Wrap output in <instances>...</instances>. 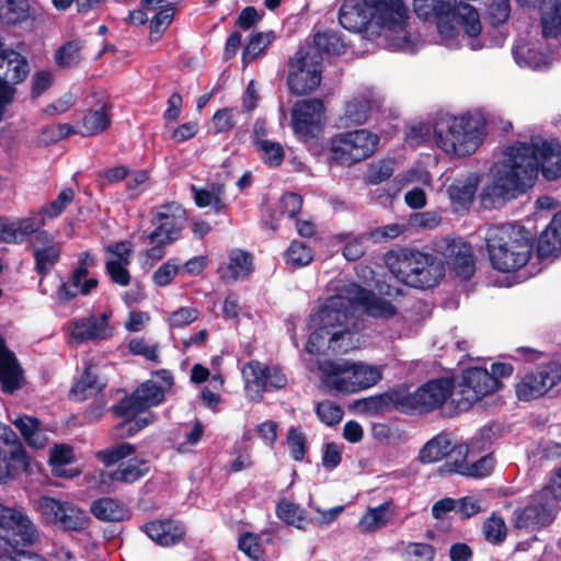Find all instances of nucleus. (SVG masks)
<instances>
[{
    "instance_id": "obj_16",
    "label": "nucleus",
    "mask_w": 561,
    "mask_h": 561,
    "mask_svg": "<svg viewBox=\"0 0 561 561\" xmlns=\"http://www.w3.org/2000/svg\"><path fill=\"white\" fill-rule=\"evenodd\" d=\"M30 68L25 56L14 48L5 49L0 59V122L7 107L15 96V84L23 82L28 76Z\"/></svg>"
},
{
    "instance_id": "obj_58",
    "label": "nucleus",
    "mask_w": 561,
    "mask_h": 561,
    "mask_svg": "<svg viewBox=\"0 0 561 561\" xmlns=\"http://www.w3.org/2000/svg\"><path fill=\"white\" fill-rule=\"evenodd\" d=\"M484 538L491 543L502 542L507 533L505 520L496 514H492L483 524Z\"/></svg>"
},
{
    "instance_id": "obj_50",
    "label": "nucleus",
    "mask_w": 561,
    "mask_h": 561,
    "mask_svg": "<svg viewBox=\"0 0 561 561\" xmlns=\"http://www.w3.org/2000/svg\"><path fill=\"white\" fill-rule=\"evenodd\" d=\"M89 524L88 514L76 505L68 503L59 519L58 526L65 530H81Z\"/></svg>"
},
{
    "instance_id": "obj_10",
    "label": "nucleus",
    "mask_w": 561,
    "mask_h": 561,
    "mask_svg": "<svg viewBox=\"0 0 561 561\" xmlns=\"http://www.w3.org/2000/svg\"><path fill=\"white\" fill-rule=\"evenodd\" d=\"M134 454L135 447L128 443H123L98 451L96 457L104 466L111 467L118 463V467L111 473H106L103 470L92 472L85 477L87 483L91 488H98L104 491V485L108 484L111 481L133 483L145 477L149 472V467L146 460L134 457L124 461Z\"/></svg>"
},
{
    "instance_id": "obj_7",
    "label": "nucleus",
    "mask_w": 561,
    "mask_h": 561,
    "mask_svg": "<svg viewBox=\"0 0 561 561\" xmlns=\"http://www.w3.org/2000/svg\"><path fill=\"white\" fill-rule=\"evenodd\" d=\"M386 263L396 279L415 288L434 287L445 274L442 259L417 250L391 251Z\"/></svg>"
},
{
    "instance_id": "obj_13",
    "label": "nucleus",
    "mask_w": 561,
    "mask_h": 561,
    "mask_svg": "<svg viewBox=\"0 0 561 561\" xmlns=\"http://www.w3.org/2000/svg\"><path fill=\"white\" fill-rule=\"evenodd\" d=\"M380 136L366 128L336 134L330 141L331 158L343 167H351L370 158L377 150Z\"/></svg>"
},
{
    "instance_id": "obj_47",
    "label": "nucleus",
    "mask_w": 561,
    "mask_h": 561,
    "mask_svg": "<svg viewBox=\"0 0 561 561\" xmlns=\"http://www.w3.org/2000/svg\"><path fill=\"white\" fill-rule=\"evenodd\" d=\"M463 455L465 459L460 462L458 458H455V470L458 473L473 478H483L489 476L493 470L494 460L491 456H484L479 460H473L469 457L468 451Z\"/></svg>"
},
{
    "instance_id": "obj_46",
    "label": "nucleus",
    "mask_w": 561,
    "mask_h": 561,
    "mask_svg": "<svg viewBox=\"0 0 561 561\" xmlns=\"http://www.w3.org/2000/svg\"><path fill=\"white\" fill-rule=\"evenodd\" d=\"M104 385L103 379L98 375L96 368L89 365L85 367L81 378L72 388V396L77 400H84L98 393Z\"/></svg>"
},
{
    "instance_id": "obj_3",
    "label": "nucleus",
    "mask_w": 561,
    "mask_h": 561,
    "mask_svg": "<svg viewBox=\"0 0 561 561\" xmlns=\"http://www.w3.org/2000/svg\"><path fill=\"white\" fill-rule=\"evenodd\" d=\"M409 10L404 0H345L340 9L342 27L366 36L385 34L396 49H412L413 41L405 26Z\"/></svg>"
},
{
    "instance_id": "obj_57",
    "label": "nucleus",
    "mask_w": 561,
    "mask_h": 561,
    "mask_svg": "<svg viewBox=\"0 0 561 561\" xmlns=\"http://www.w3.org/2000/svg\"><path fill=\"white\" fill-rule=\"evenodd\" d=\"M273 38L274 35L272 32H261L253 34L243 50V62H251L259 54L265 49V47L273 41Z\"/></svg>"
},
{
    "instance_id": "obj_52",
    "label": "nucleus",
    "mask_w": 561,
    "mask_h": 561,
    "mask_svg": "<svg viewBox=\"0 0 561 561\" xmlns=\"http://www.w3.org/2000/svg\"><path fill=\"white\" fill-rule=\"evenodd\" d=\"M394 171V161L391 159L379 160L369 164L364 174L366 183L376 185L388 180Z\"/></svg>"
},
{
    "instance_id": "obj_29",
    "label": "nucleus",
    "mask_w": 561,
    "mask_h": 561,
    "mask_svg": "<svg viewBox=\"0 0 561 561\" xmlns=\"http://www.w3.org/2000/svg\"><path fill=\"white\" fill-rule=\"evenodd\" d=\"M37 232V221L27 217H0V242L21 243Z\"/></svg>"
},
{
    "instance_id": "obj_36",
    "label": "nucleus",
    "mask_w": 561,
    "mask_h": 561,
    "mask_svg": "<svg viewBox=\"0 0 561 561\" xmlns=\"http://www.w3.org/2000/svg\"><path fill=\"white\" fill-rule=\"evenodd\" d=\"M540 22L543 37L557 38L561 35V0H542Z\"/></svg>"
},
{
    "instance_id": "obj_53",
    "label": "nucleus",
    "mask_w": 561,
    "mask_h": 561,
    "mask_svg": "<svg viewBox=\"0 0 561 561\" xmlns=\"http://www.w3.org/2000/svg\"><path fill=\"white\" fill-rule=\"evenodd\" d=\"M313 260L312 250L305 243L294 241L285 252V261L294 267H302Z\"/></svg>"
},
{
    "instance_id": "obj_43",
    "label": "nucleus",
    "mask_w": 561,
    "mask_h": 561,
    "mask_svg": "<svg viewBox=\"0 0 561 561\" xmlns=\"http://www.w3.org/2000/svg\"><path fill=\"white\" fill-rule=\"evenodd\" d=\"M195 204L201 207H211L215 213L226 208L225 186L222 184H213L205 188H192Z\"/></svg>"
},
{
    "instance_id": "obj_38",
    "label": "nucleus",
    "mask_w": 561,
    "mask_h": 561,
    "mask_svg": "<svg viewBox=\"0 0 561 561\" xmlns=\"http://www.w3.org/2000/svg\"><path fill=\"white\" fill-rule=\"evenodd\" d=\"M14 426L19 430L24 440L32 448H43L47 442L48 436L41 427L37 419L22 415L12 421Z\"/></svg>"
},
{
    "instance_id": "obj_11",
    "label": "nucleus",
    "mask_w": 561,
    "mask_h": 561,
    "mask_svg": "<svg viewBox=\"0 0 561 561\" xmlns=\"http://www.w3.org/2000/svg\"><path fill=\"white\" fill-rule=\"evenodd\" d=\"M172 386L173 377L170 371H157L150 380L139 386L130 398L123 400L115 407V413L127 419L124 425L128 426L127 432L129 435L147 426L151 422V415L138 419L135 422H131L129 417L161 403L165 392L169 391Z\"/></svg>"
},
{
    "instance_id": "obj_21",
    "label": "nucleus",
    "mask_w": 561,
    "mask_h": 561,
    "mask_svg": "<svg viewBox=\"0 0 561 561\" xmlns=\"http://www.w3.org/2000/svg\"><path fill=\"white\" fill-rule=\"evenodd\" d=\"M156 229L149 233V243L168 244L179 237L184 224V209L178 204H167L156 210Z\"/></svg>"
},
{
    "instance_id": "obj_8",
    "label": "nucleus",
    "mask_w": 561,
    "mask_h": 561,
    "mask_svg": "<svg viewBox=\"0 0 561 561\" xmlns=\"http://www.w3.org/2000/svg\"><path fill=\"white\" fill-rule=\"evenodd\" d=\"M517 352L526 360L536 363L534 368L517 377L514 385L517 400L540 399L561 385V355H546L530 347H519Z\"/></svg>"
},
{
    "instance_id": "obj_42",
    "label": "nucleus",
    "mask_w": 561,
    "mask_h": 561,
    "mask_svg": "<svg viewBox=\"0 0 561 561\" xmlns=\"http://www.w3.org/2000/svg\"><path fill=\"white\" fill-rule=\"evenodd\" d=\"M164 0H144L142 5L146 10L160 9L150 22L151 41L160 38L161 34L167 30L173 19V8L163 5Z\"/></svg>"
},
{
    "instance_id": "obj_34",
    "label": "nucleus",
    "mask_w": 561,
    "mask_h": 561,
    "mask_svg": "<svg viewBox=\"0 0 561 561\" xmlns=\"http://www.w3.org/2000/svg\"><path fill=\"white\" fill-rule=\"evenodd\" d=\"M561 251V211L556 214L538 240L540 257L556 256Z\"/></svg>"
},
{
    "instance_id": "obj_15",
    "label": "nucleus",
    "mask_w": 561,
    "mask_h": 561,
    "mask_svg": "<svg viewBox=\"0 0 561 561\" xmlns=\"http://www.w3.org/2000/svg\"><path fill=\"white\" fill-rule=\"evenodd\" d=\"M322 55L318 49L300 48L290 59L288 87L297 95L308 94L321 83Z\"/></svg>"
},
{
    "instance_id": "obj_12",
    "label": "nucleus",
    "mask_w": 561,
    "mask_h": 561,
    "mask_svg": "<svg viewBox=\"0 0 561 561\" xmlns=\"http://www.w3.org/2000/svg\"><path fill=\"white\" fill-rule=\"evenodd\" d=\"M454 385L449 379H434L410 392L404 386L389 391L385 400L402 412L427 413L440 408L447 399L453 403Z\"/></svg>"
},
{
    "instance_id": "obj_2",
    "label": "nucleus",
    "mask_w": 561,
    "mask_h": 561,
    "mask_svg": "<svg viewBox=\"0 0 561 561\" xmlns=\"http://www.w3.org/2000/svg\"><path fill=\"white\" fill-rule=\"evenodd\" d=\"M539 171L549 181L561 176V141L533 136L505 146L488 172L481 205L497 208L516 198L533 186Z\"/></svg>"
},
{
    "instance_id": "obj_54",
    "label": "nucleus",
    "mask_w": 561,
    "mask_h": 561,
    "mask_svg": "<svg viewBox=\"0 0 561 561\" xmlns=\"http://www.w3.org/2000/svg\"><path fill=\"white\" fill-rule=\"evenodd\" d=\"M286 443L289 455L295 461H302L308 450L307 436L299 427H290L287 433Z\"/></svg>"
},
{
    "instance_id": "obj_26",
    "label": "nucleus",
    "mask_w": 561,
    "mask_h": 561,
    "mask_svg": "<svg viewBox=\"0 0 561 561\" xmlns=\"http://www.w3.org/2000/svg\"><path fill=\"white\" fill-rule=\"evenodd\" d=\"M61 243L46 230H38L35 237L34 257L39 273L49 272L59 260Z\"/></svg>"
},
{
    "instance_id": "obj_60",
    "label": "nucleus",
    "mask_w": 561,
    "mask_h": 561,
    "mask_svg": "<svg viewBox=\"0 0 561 561\" xmlns=\"http://www.w3.org/2000/svg\"><path fill=\"white\" fill-rule=\"evenodd\" d=\"M334 240L339 242H346L343 249V255L348 261H355L364 254L365 244L362 237H352L350 234H337Z\"/></svg>"
},
{
    "instance_id": "obj_32",
    "label": "nucleus",
    "mask_w": 561,
    "mask_h": 561,
    "mask_svg": "<svg viewBox=\"0 0 561 561\" xmlns=\"http://www.w3.org/2000/svg\"><path fill=\"white\" fill-rule=\"evenodd\" d=\"M0 382L7 392H13L22 383V370L12 352L0 335Z\"/></svg>"
},
{
    "instance_id": "obj_30",
    "label": "nucleus",
    "mask_w": 561,
    "mask_h": 561,
    "mask_svg": "<svg viewBox=\"0 0 561 561\" xmlns=\"http://www.w3.org/2000/svg\"><path fill=\"white\" fill-rule=\"evenodd\" d=\"M468 447L466 445H453L451 440L445 435H438L425 444L420 451V459L422 462L431 463L449 457L455 461V458L466 454Z\"/></svg>"
},
{
    "instance_id": "obj_18",
    "label": "nucleus",
    "mask_w": 561,
    "mask_h": 561,
    "mask_svg": "<svg viewBox=\"0 0 561 561\" xmlns=\"http://www.w3.org/2000/svg\"><path fill=\"white\" fill-rule=\"evenodd\" d=\"M37 538V529L23 511L0 504V539L15 549L32 543Z\"/></svg>"
},
{
    "instance_id": "obj_9",
    "label": "nucleus",
    "mask_w": 561,
    "mask_h": 561,
    "mask_svg": "<svg viewBox=\"0 0 561 561\" xmlns=\"http://www.w3.org/2000/svg\"><path fill=\"white\" fill-rule=\"evenodd\" d=\"M484 130L482 122L473 116L443 114L433 125V138L445 153L466 157L481 145Z\"/></svg>"
},
{
    "instance_id": "obj_62",
    "label": "nucleus",
    "mask_w": 561,
    "mask_h": 561,
    "mask_svg": "<svg viewBox=\"0 0 561 561\" xmlns=\"http://www.w3.org/2000/svg\"><path fill=\"white\" fill-rule=\"evenodd\" d=\"M408 561H434L436 550L433 546L423 542H410L404 549Z\"/></svg>"
},
{
    "instance_id": "obj_4",
    "label": "nucleus",
    "mask_w": 561,
    "mask_h": 561,
    "mask_svg": "<svg viewBox=\"0 0 561 561\" xmlns=\"http://www.w3.org/2000/svg\"><path fill=\"white\" fill-rule=\"evenodd\" d=\"M415 13L425 20L435 19L440 43L448 48L483 47L482 23L476 8L455 0H413Z\"/></svg>"
},
{
    "instance_id": "obj_28",
    "label": "nucleus",
    "mask_w": 561,
    "mask_h": 561,
    "mask_svg": "<svg viewBox=\"0 0 561 561\" xmlns=\"http://www.w3.org/2000/svg\"><path fill=\"white\" fill-rule=\"evenodd\" d=\"M550 515L540 502L531 500L525 506L516 508L512 524L517 529L535 530L550 523Z\"/></svg>"
},
{
    "instance_id": "obj_59",
    "label": "nucleus",
    "mask_w": 561,
    "mask_h": 561,
    "mask_svg": "<svg viewBox=\"0 0 561 561\" xmlns=\"http://www.w3.org/2000/svg\"><path fill=\"white\" fill-rule=\"evenodd\" d=\"M316 413L320 422L328 426L340 423L343 417L342 408L331 400L319 402L316 407Z\"/></svg>"
},
{
    "instance_id": "obj_61",
    "label": "nucleus",
    "mask_w": 561,
    "mask_h": 561,
    "mask_svg": "<svg viewBox=\"0 0 561 561\" xmlns=\"http://www.w3.org/2000/svg\"><path fill=\"white\" fill-rule=\"evenodd\" d=\"M239 549L254 561H263V549L260 537L245 533L239 538Z\"/></svg>"
},
{
    "instance_id": "obj_45",
    "label": "nucleus",
    "mask_w": 561,
    "mask_h": 561,
    "mask_svg": "<svg viewBox=\"0 0 561 561\" xmlns=\"http://www.w3.org/2000/svg\"><path fill=\"white\" fill-rule=\"evenodd\" d=\"M111 124L110 110L102 105L96 110H91L82 117L78 133L82 136H92L105 130Z\"/></svg>"
},
{
    "instance_id": "obj_5",
    "label": "nucleus",
    "mask_w": 561,
    "mask_h": 561,
    "mask_svg": "<svg viewBox=\"0 0 561 561\" xmlns=\"http://www.w3.org/2000/svg\"><path fill=\"white\" fill-rule=\"evenodd\" d=\"M486 245L492 266L500 272H513L527 264L533 253V234L517 225L490 228Z\"/></svg>"
},
{
    "instance_id": "obj_31",
    "label": "nucleus",
    "mask_w": 561,
    "mask_h": 561,
    "mask_svg": "<svg viewBox=\"0 0 561 561\" xmlns=\"http://www.w3.org/2000/svg\"><path fill=\"white\" fill-rule=\"evenodd\" d=\"M252 271V255L240 249L231 250L227 261L219 268L221 278L227 283H234L239 278L247 277Z\"/></svg>"
},
{
    "instance_id": "obj_37",
    "label": "nucleus",
    "mask_w": 561,
    "mask_h": 561,
    "mask_svg": "<svg viewBox=\"0 0 561 561\" xmlns=\"http://www.w3.org/2000/svg\"><path fill=\"white\" fill-rule=\"evenodd\" d=\"M73 197L75 193L71 188H64L54 201L43 205L36 214L31 215L32 218L37 221V231L41 227L46 225L47 221L60 216L73 201Z\"/></svg>"
},
{
    "instance_id": "obj_33",
    "label": "nucleus",
    "mask_w": 561,
    "mask_h": 561,
    "mask_svg": "<svg viewBox=\"0 0 561 561\" xmlns=\"http://www.w3.org/2000/svg\"><path fill=\"white\" fill-rule=\"evenodd\" d=\"M264 364L257 360H250L241 369L244 382V393L248 400L259 402L264 393Z\"/></svg>"
},
{
    "instance_id": "obj_40",
    "label": "nucleus",
    "mask_w": 561,
    "mask_h": 561,
    "mask_svg": "<svg viewBox=\"0 0 561 561\" xmlns=\"http://www.w3.org/2000/svg\"><path fill=\"white\" fill-rule=\"evenodd\" d=\"M390 503L385 502L378 506L369 507L358 522V530L362 534L375 533L383 528L391 519Z\"/></svg>"
},
{
    "instance_id": "obj_6",
    "label": "nucleus",
    "mask_w": 561,
    "mask_h": 561,
    "mask_svg": "<svg viewBox=\"0 0 561 561\" xmlns=\"http://www.w3.org/2000/svg\"><path fill=\"white\" fill-rule=\"evenodd\" d=\"M320 383L329 392L351 394L380 381V367L350 359H325L319 363Z\"/></svg>"
},
{
    "instance_id": "obj_51",
    "label": "nucleus",
    "mask_w": 561,
    "mask_h": 561,
    "mask_svg": "<svg viewBox=\"0 0 561 561\" xmlns=\"http://www.w3.org/2000/svg\"><path fill=\"white\" fill-rule=\"evenodd\" d=\"M68 502H61L50 496H42L35 503V510L48 522L58 525Z\"/></svg>"
},
{
    "instance_id": "obj_24",
    "label": "nucleus",
    "mask_w": 561,
    "mask_h": 561,
    "mask_svg": "<svg viewBox=\"0 0 561 561\" xmlns=\"http://www.w3.org/2000/svg\"><path fill=\"white\" fill-rule=\"evenodd\" d=\"M380 105L379 95L373 90H366L345 104L343 115L340 118L341 126L347 127L351 125H363L365 124L371 111Z\"/></svg>"
},
{
    "instance_id": "obj_14",
    "label": "nucleus",
    "mask_w": 561,
    "mask_h": 561,
    "mask_svg": "<svg viewBox=\"0 0 561 561\" xmlns=\"http://www.w3.org/2000/svg\"><path fill=\"white\" fill-rule=\"evenodd\" d=\"M501 386L502 383L488 369L467 368L454 386L453 404L457 411H466L482 398L497 391Z\"/></svg>"
},
{
    "instance_id": "obj_63",
    "label": "nucleus",
    "mask_w": 561,
    "mask_h": 561,
    "mask_svg": "<svg viewBox=\"0 0 561 561\" xmlns=\"http://www.w3.org/2000/svg\"><path fill=\"white\" fill-rule=\"evenodd\" d=\"M264 392L283 389L287 385V378L282 369L276 365L264 364Z\"/></svg>"
},
{
    "instance_id": "obj_25",
    "label": "nucleus",
    "mask_w": 561,
    "mask_h": 561,
    "mask_svg": "<svg viewBox=\"0 0 561 561\" xmlns=\"http://www.w3.org/2000/svg\"><path fill=\"white\" fill-rule=\"evenodd\" d=\"M480 182L479 174L469 172L453 180L446 187V194L456 211L468 209Z\"/></svg>"
},
{
    "instance_id": "obj_20",
    "label": "nucleus",
    "mask_w": 561,
    "mask_h": 561,
    "mask_svg": "<svg viewBox=\"0 0 561 561\" xmlns=\"http://www.w3.org/2000/svg\"><path fill=\"white\" fill-rule=\"evenodd\" d=\"M324 105L320 100H302L293 106L291 126L301 141L314 138L323 126Z\"/></svg>"
},
{
    "instance_id": "obj_41",
    "label": "nucleus",
    "mask_w": 561,
    "mask_h": 561,
    "mask_svg": "<svg viewBox=\"0 0 561 561\" xmlns=\"http://www.w3.org/2000/svg\"><path fill=\"white\" fill-rule=\"evenodd\" d=\"M28 0H0V23L14 26L26 22L30 16Z\"/></svg>"
},
{
    "instance_id": "obj_48",
    "label": "nucleus",
    "mask_w": 561,
    "mask_h": 561,
    "mask_svg": "<svg viewBox=\"0 0 561 561\" xmlns=\"http://www.w3.org/2000/svg\"><path fill=\"white\" fill-rule=\"evenodd\" d=\"M85 42L81 38H73L61 45L55 53V62L60 68H72L82 60V49Z\"/></svg>"
},
{
    "instance_id": "obj_27",
    "label": "nucleus",
    "mask_w": 561,
    "mask_h": 561,
    "mask_svg": "<svg viewBox=\"0 0 561 561\" xmlns=\"http://www.w3.org/2000/svg\"><path fill=\"white\" fill-rule=\"evenodd\" d=\"M142 529L152 541L162 547L180 542L185 535L182 523L173 519L152 520L144 525Z\"/></svg>"
},
{
    "instance_id": "obj_1",
    "label": "nucleus",
    "mask_w": 561,
    "mask_h": 561,
    "mask_svg": "<svg viewBox=\"0 0 561 561\" xmlns=\"http://www.w3.org/2000/svg\"><path fill=\"white\" fill-rule=\"evenodd\" d=\"M358 311L376 318H390L396 307L375 291L352 282L336 287V294L325 300L309 320L310 336L306 350L310 354L332 352L344 354L359 346L362 329Z\"/></svg>"
},
{
    "instance_id": "obj_55",
    "label": "nucleus",
    "mask_w": 561,
    "mask_h": 561,
    "mask_svg": "<svg viewBox=\"0 0 561 561\" xmlns=\"http://www.w3.org/2000/svg\"><path fill=\"white\" fill-rule=\"evenodd\" d=\"M256 147L260 151L262 160L272 165L277 167L284 160V148L279 142L267 139L256 140Z\"/></svg>"
},
{
    "instance_id": "obj_49",
    "label": "nucleus",
    "mask_w": 561,
    "mask_h": 561,
    "mask_svg": "<svg viewBox=\"0 0 561 561\" xmlns=\"http://www.w3.org/2000/svg\"><path fill=\"white\" fill-rule=\"evenodd\" d=\"M277 516L288 525L304 529L307 525L306 512L298 504L288 500H282L276 507Z\"/></svg>"
},
{
    "instance_id": "obj_23",
    "label": "nucleus",
    "mask_w": 561,
    "mask_h": 561,
    "mask_svg": "<svg viewBox=\"0 0 561 561\" xmlns=\"http://www.w3.org/2000/svg\"><path fill=\"white\" fill-rule=\"evenodd\" d=\"M447 264L462 279L470 278L476 271L471 248L462 240H446L438 247Z\"/></svg>"
},
{
    "instance_id": "obj_56",
    "label": "nucleus",
    "mask_w": 561,
    "mask_h": 561,
    "mask_svg": "<svg viewBox=\"0 0 561 561\" xmlns=\"http://www.w3.org/2000/svg\"><path fill=\"white\" fill-rule=\"evenodd\" d=\"M343 48L344 44L335 32L318 33L313 38V46L305 47V49H318L320 54L321 50L339 54Z\"/></svg>"
},
{
    "instance_id": "obj_39",
    "label": "nucleus",
    "mask_w": 561,
    "mask_h": 561,
    "mask_svg": "<svg viewBox=\"0 0 561 561\" xmlns=\"http://www.w3.org/2000/svg\"><path fill=\"white\" fill-rule=\"evenodd\" d=\"M91 513L100 520L119 522L129 516L127 506L112 497H102L91 504Z\"/></svg>"
},
{
    "instance_id": "obj_44",
    "label": "nucleus",
    "mask_w": 561,
    "mask_h": 561,
    "mask_svg": "<svg viewBox=\"0 0 561 561\" xmlns=\"http://www.w3.org/2000/svg\"><path fill=\"white\" fill-rule=\"evenodd\" d=\"M27 467V457L22 446H14L9 453L0 451V482L16 473L19 470H25Z\"/></svg>"
},
{
    "instance_id": "obj_64",
    "label": "nucleus",
    "mask_w": 561,
    "mask_h": 561,
    "mask_svg": "<svg viewBox=\"0 0 561 561\" xmlns=\"http://www.w3.org/2000/svg\"><path fill=\"white\" fill-rule=\"evenodd\" d=\"M399 181L403 185L422 184L430 187L432 185V175L424 167L416 164L402 173L399 176Z\"/></svg>"
},
{
    "instance_id": "obj_35",
    "label": "nucleus",
    "mask_w": 561,
    "mask_h": 561,
    "mask_svg": "<svg viewBox=\"0 0 561 561\" xmlns=\"http://www.w3.org/2000/svg\"><path fill=\"white\" fill-rule=\"evenodd\" d=\"M75 460L72 447L66 444L55 445L49 451V465L51 466L53 473L57 477L71 479L79 476V469L66 468L67 465L72 463Z\"/></svg>"
},
{
    "instance_id": "obj_19",
    "label": "nucleus",
    "mask_w": 561,
    "mask_h": 561,
    "mask_svg": "<svg viewBox=\"0 0 561 561\" xmlns=\"http://www.w3.org/2000/svg\"><path fill=\"white\" fill-rule=\"evenodd\" d=\"M112 316V310L106 309L99 314H91L71 321L68 327L69 342L72 345H79L89 341L111 339L115 331L110 323Z\"/></svg>"
},
{
    "instance_id": "obj_17",
    "label": "nucleus",
    "mask_w": 561,
    "mask_h": 561,
    "mask_svg": "<svg viewBox=\"0 0 561 561\" xmlns=\"http://www.w3.org/2000/svg\"><path fill=\"white\" fill-rule=\"evenodd\" d=\"M512 55L518 67L533 71L549 70L556 59L553 48L543 39L530 34L518 36L512 48Z\"/></svg>"
},
{
    "instance_id": "obj_22",
    "label": "nucleus",
    "mask_w": 561,
    "mask_h": 561,
    "mask_svg": "<svg viewBox=\"0 0 561 561\" xmlns=\"http://www.w3.org/2000/svg\"><path fill=\"white\" fill-rule=\"evenodd\" d=\"M94 257L89 252L80 254L78 266L75 268L69 282L61 284L58 289L60 301L69 300L72 297L88 295L98 286V279L89 276V268L94 265Z\"/></svg>"
}]
</instances>
